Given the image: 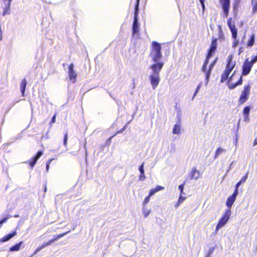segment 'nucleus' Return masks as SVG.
<instances>
[{
  "mask_svg": "<svg viewBox=\"0 0 257 257\" xmlns=\"http://www.w3.org/2000/svg\"><path fill=\"white\" fill-rule=\"evenodd\" d=\"M236 65L235 61H233V57L232 55H229L227 57V63L226 67L221 75V79L220 82L223 83L227 80L228 87L230 90L235 88L238 85H240L242 83V76L248 75L251 69L252 66L249 63L248 58L245 59L243 63L242 66L241 75L238 80L235 83H230L233 79V76L234 72L229 77V75L232 70L234 69Z\"/></svg>",
  "mask_w": 257,
  "mask_h": 257,
  "instance_id": "nucleus-1",
  "label": "nucleus"
},
{
  "mask_svg": "<svg viewBox=\"0 0 257 257\" xmlns=\"http://www.w3.org/2000/svg\"><path fill=\"white\" fill-rule=\"evenodd\" d=\"M161 50L162 47L161 44L156 41L152 42L151 47L150 57L154 62H158L162 59V54Z\"/></svg>",
  "mask_w": 257,
  "mask_h": 257,
  "instance_id": "nucleus-2",
  "label": "nucleus"
},
{
  "mask_svg": "<svg viewBox=\"0 0 257 257\" xmlns=\"http://www.w3.org/2000/svg\"><path fill=\"white\" fill-rule=\"evenodd\" d=\"M139 5H140V0H137L136 3L135 4V11H134V21L132 27V34L134 36L135 34H137L139 31V25L138 23V13L139 10Z\"/></svg>",
  "mask_w": 257,
  "mask_h": 257,
  "instance_id": "nucleus-3",
  "label": "nucleus"
},
{
  "mask_svg": "<svg viewBox=\"0 0 257 257\" xmlns=\"http://www.w3.org/2000/svg\"><path fill=\"white\" fill-rule=\"evenodd\" d=\"M231 21L232 18H229V19H228L227 22V25L232 34V38L234 39L232 46L233 48H235L238 45L239 41L237 39V30L235 27L234 23H232Z\"/></svg>",
  "mask_w": 257,
  "mask_h": 257,
  "instance_id": "nucleus-4",
  "label": "nucleus"
},
{
  "mask_svg": "<svg viewBox=\"0 0 257 257\" xmlns=\"http://www.w3.org/2000/svg\"><path fill=\"white\" fill-rule=\"evenodd\" d=\"M251 85L249 84L245 85L243 87V90L238 99V104L242 105L249 98L250 93Z\"/></svg>",
  "mask_w": 257,
  "mask_h": 257,
  "instance_id": "nucleus-5",
  "label": "nucleus"
},
{
  "mask_svg": "<svg viewBox=\"0 0 257 257\" xmlns=\"http://www.w3.org/2000/svg\"><path fill=\"white\" fill-rule=\"evenodd\" d=\"M231 213L230 209L225 210L224 213L219 219L218 223L217 224L215 228V232L218 231L220 228L223 227L226 224L228 220L230 218Z\"/></svg>",
  "mask_w": 257,
  "mask_h": 257,
  "instance_id": "nucleus-6",
  "label": "nucleus"
},
{
  "mask_svg": "<svg viewBox=\"0 0 257 257\" xmlns=\"http://www.w3.org/2000/svg\"><path fill=\"white\" fill-rule=\"evenodd\" d=\"M217 40L216 38H212L209 48L207 51L206 60L209 61L210 59L215 53L217 47Z\"/></svg>",
  "mask_w": 257,
  "mask_h": 257,
  "instance_id": "nucleus-7",
  "label": "nucleus"
},
{
  "mask_svg": "<svg viewBox=\"0 0 257 257\" xmlns=\"http://www.w3.org/2000/svg\"><path fill=\"white\" fill-rule=\"evenodd\" d=\"M149 79L150 80L151 84L153 89H155L158 86L160 81V75L157 74L152 73L149 76Z\"/></svg>",
  "mask_w": 257,
  "mask_h": 257,
  "instance_id": "nucleus-8",
  "label": "nucleus"
},
{
  "mask_svg": "<svg viewBox=\"0 0 257 257\" xmlns=\"http://www.w3.org/2000/svg\"><path fill=\"white\" fill-rule=\"evenodd\" d=\"M223 11L224 17H227L229 14L230 0H219Z\"/></svg>",
  "mask_w": 257,
  "mask_h": 257,
  "instance_id": "nucleus-9",
  "label": "nucleus"
},
{
  "mask_svg": "<svg viewBox=\"0 0 257 257\" xmlns=\"http://www.w3.org/2000/svg\"><path fill=\"white\" fill-rule=\"evenodd\" d=\"M164 65V62L158 61L151 65L150 68L153 71V73L159 74L160 71Z\"/></svg>",
  "mask_w": 257,
  "mask_h": 257,
  "instance_id": "nucleus-10",
  "label": "nucleus"
},
{
  "mask_svg": "<svg viewBox=\"0 0 257 257\" xmlns=\"http://www.w3.org/2000/svg\"><path fill=\"white\" fill-rule=\"evenodd\" d=\"M42 154V151H38L35 156L32 157L29 161L26 162L25 163L28 164L32 169L35 165L38 160L41 157Z\"/></svg>",
  "mask_w": 257,
  "mask_h": 257,
  "instance_id": "nucleus-11",
  "label": "nucleus"
},
{
  "mask_svg": "<svg viewBox=\"0 0 257 257\" xmlns=\"http://www.w3.org/2000/svg\"><path fill=\"white\" fill-rule=\"evenodd\" d=\"M68 75L70 80L73 83H75L76 81L77 74L74 70V65L73 63L69 64L68 66Z\"/></svg>",
  "mask_w": 257,
  "mask_h": 257,
  "instance_id": "nucleus-12",
  "label": "nucleus"
},
{
  "mask_svg": "<svg viewBox=\"0 0 257 257\" xmlns=\"http://www.w3.org/2000/svg\"><path fill=\"white\" fill-rule=\"evenodd\" d=\"M67 233H68V232H64V233H62V234H57V235H55L52 239L49 240V241H48L47 242H44L41 245V246L43 248H44V247H46L47 246L50 245L53 242H54L55 241L58 240V239H59L61 237H63Z\"/></svg>",
  "mask_w": 257,
  "mask_h": 257,
  "instance_id": "nucleus-13",
  "label": "nucleus"
},
{
  "mask_svg": "<svg viewBox=\"0 0 257 257\" xmlns=\"http://www.w3.org/2000/svg\"><path fill=\"white\" fill-rule=\"evenodd\" d=\"M237 195L238 194H236V191H234L233 194L227 198L226 201V205L229 209H230L233 204Z\"/></svg>",
  "mask_w": 257,
  "mask_h": 257,
  "instance_id": "nucleus-14",
  "label": "nucleus"
},
{
  "mask_svg": "<svg viewBox=\"0 0 257 257\" xmlns=\"http://www.w3.org/2000/svg\"><path fill=\"white\" fill-rule=\"evenodd\" d=\"M5 5L4 8L3 16H5L10 14V7L12 0H2Z\"/></svg>",
  "mask_w": 257,
  "mask_h": 257,
  "instance_id": "nucleus-15",
  "label": "nucleus"
},
{
  "mask_svg": "<svg viewBox=\"0 0 257 257\" xmlns=\"http://www.w3.org/2000/svg\"><path fill=\"white\" fill-rule=\"evenodd\" d=\"M189 176L190 180H197L200 177V172L199 171L197 170L195 168H193L189 175Z\"/></svg>",
  "mask_w": 257,
  "mask_h": 257,
  "instance_id": "nucleus-16",
  "label": "nucleus"
},
{
  "mask_svg": "<svg viewBox=\"0 0 257 257\" xmlns=\"http://www.w3.org/2000/svg\"><path fill=\"white\" fill-rule=\"evenodd\" d=\"M17 234L16 230H14L11 233L4 236L0 239V242H4L9 241L13 237H14Z\"/></svg>",
  "mask_w": 257,
  "mask_h": 257,
  "instance_id": "nucleus-17",
  "label": "nucleus"
},
{
  "mask_svg": "<svg viewBox=\"0 0 257 257\" xmlns=\"http://www.w3.org/2000/svg\"><path fill=\"white\" fill-rule=\"evenodd\" d=\"M250 107L249 106H246L244 107L243 109V114L244 116V120L248 121L249 120V112Z\"/></svg>",
  "mask_w": 257,
  "mask_h": 257,
  "instance_id": "nucleus-18",
  "label": "nucleus"
},
{
  "mask_svg": "<svg viewBox=\"0 0 257 257\" xmlns=\"http://www.w3.org/2000/svg\"><path fill=\"white\" fill-rule=\"evenodd\" d=\"M218 60V58H216L213 61H212V62L210 63L209 67V71L208 72L207 75H206V82L207 83L209 81V78L212 71V68H213L214 66L215 65L217 61Z\"/></svg>",
  "mask_w": 257,
  "mask_h": 257,
  "instance_id": "nucleus-19",
  "label": "nucleus"
},
{
  "mask_svg": "<svg viewBox=\"0 0 257 257\" xmlns=\"http://www.w3.org/2000/svg\"><path fill=\"white\" fill-rule=\"evenodd\" d=\"M165 189L164 187L157 185L155 188L151 189V190L149 192V194H150V196H153L156 193L159 191L163 190Z\"/></svg>",
  "mask_w": 257,
  "mask_h": 257,
  "instance_id": "nucleus-20",
  "label": "nucleus"
},
{
  "mask_svg": "<svg viewBox=\"0 0 257 257\" xmlns=\"http://www.w3.org/2000/svg\"><path fill=\"white\" fill-rule=\"evenodd\" d=\"M27 84V82L26 79H23L20 84V89L23 96H25V92Z\"/></svg>",
  "mask_w": 257,
  "mask_h": 257,
  "instance_id": "nucleus-21",
  "label": "nucleus"
},
{
  "mask_svg": "<svg viewBox=\"0 0 257 257\" xmlns=\"http://www.w3.org/2000/svg\"><path fill=\"white\" fill-rule=\"evenodd\" d=\"M181 131V125H180V120H179L178 123L174 125L173 129V134H180Z\"/></svg>",
  "mask_w": 257,
  "mask_h": 257,
  "instance_id": "nucleus-22",
  "label": "nucleus"
},
{
  "mask_svg": "<svg viewBox=\"0 0 257 257\" xmlns=\"http://www.w3.org/2000/svg\"><path fill=\"white\" fill-rule=\"evenodd\" d=\"M255 41V36L254 34H252L249 37V39L247 41L246 46L247 47H252Z\"/></svg>",
  "mask_w": 257,
  "mask_h": 257,
  "instance_id": "nucleus-23",
  "label": "nucleus"
},
{
  "mask_svg": "<svg viewBox=\"0 0 257 257\" xmlns=\"http://www.w3.org/2000/svg\"><path fill=\"white\" fill-rule=\"evenodd\" d=\"M23 243V241H21L18 243L15 244L10 248V251L11 252L18 251L21 248V245Z\"/></svg>",
  "mask_w": 257,
  "mask_h": 257,
  "instance_id": "nucleus-24",
  "label": "nucleus"
},
{
  "mask_svg": "<svg viewBox=\"0 0 257 257\" xmlns=\"http://www.w3.org/2000/svg\"><path fill=\"white\" fill-rule=\"evenodd\" d=\"M208 62H209V61L205 59L203 63V64L201 67V70L205 74V80L206 81V75H207L208 72L209 71V69L207 70V66Z\"/></svg>",
  "mask_w": 257,
  "mask_h": 257,
  "instance_id": "nucleus-25",
  "label": "nucleus"
},
{
  "mask_svg": "<svg viewBox=\"0 0 257 257\" xmlns=\"http://www.w3.org/2000/svg\"><path fill=\"white\" fill-rule=\"evenodd\" d=\"M252 14H254L257 12V0H251Z\"/></svg>",
  "mask_w": 257,
  "mask_h": 257,
  "instance_id": "nucleus-26",
  "label": "nucleus"
},
{
  "mask_svg": "<svg viewBox=\"0 0 257 257\" xmlns=\"http://www.w3.org/2000/svg\"><path fill=\"white\" fill-rule=\"evenodd\" d=\"M226 152V150L222 149L221 148H218L215 151V154L214 156V159L217 158V157L221 153Z\"/></svg>",
  "mask_w": 257,
  "mask_h": 257,
  "instance_id": "nucleus-27",
  "label": "nucleus"
},
{
  "mask_svg": "<svg viewBox=\"0 0 257 257\" xmlns=\"http://www.w3.org/2000/svg\"><path fill=\"white\" fill-rule=\"evenodd\" d=\"M186 181H185L183 184L180 185L178 187V189L180 190V195H183V190L184 185L185 184Z\"/></svg>",
  "mask_w": 257,
  "mask_h": 257,
  "instance_id": "nucleus-28",
  "label": "nucleus"
},
{
  "mask_svg": "<svg viewBox=\"0 0 257 257\" xmlns=\"http://www.w3.org/2000/svg\"><path fill=\"white\" fill-rule=\"evenodd\" d=\"M68 133L66 132L64 135L63 145L65 147H67Z\"/></svg>",
  "mask_w": 257,
  "mask_h": 257,
  "instance_id": "nucleus-29",
  "label": "nucleus"
},
{
  "mask_svg": "<svg viewBox=\"0 0 257 257\" xmlns=\"http://www.w3.org/2000/svg\"><path fill=\"white\" fill-rule=\"evenodd\" d=\"M151 196H150V194H149L148 196H147L145 198V199H144V200L143 201V204L144 205H146L147 204H148L149 202Z\"/></svg>",
  "mask_w": 257,
  "mask_h": 257,
  "instance_id": "nucleus-30",
  "label": "nucleus"
},
{
  "mask_svg": "<svg viewBox=\"0 0 257 257\" xmlns=\"http://www.w3.org/2000/svg\"><path fill=\"white\" fill-rule=\"evenodd\" d=\"M219 38L220 39H224V35H223V32H222V30L220 26H219Z\"/></svg>",
  "mask_w": 257,
  "mask_h": 257,
  "instance_id": "nucleus-31",
  "label": "nucleus"
},
{
  "mask_svg": "<svg viewBox=\"0 0 257 257\" xmlns=\"http://www.w3.org/2000/svg\"><path fill=\"white\" fill-rule=\"evenodd\" d=\"M257 61V55L252 57L251 60L249 61V63L253 66V64Z\"/></svg>",
  "mask_w": 257,
  "mask_h": 257,
  "instance_id": "nucleus-32",
  "label": "nucleus"
},
{
  "mask_svg": "<svg viewBox=\"0 0 257 257\" xmlns=\"http://www.w3.org/2000/svg\"><path fill=\"white\" fill-rule=\"evenodd\" d=\"M201 85H202L201 83H200L198 85V86H197V88L196 89L195 92L194 93L193 97H194L197 94V93L198 92V91H199V90L201 87Z\"/></svg>",
  "mask_w": 257,
  "mask_h": 257,
  "instance_id": "nucleus-33",
  "label": "nucleus"
},
{
  "mask_svg": "<svg viewBox=\"0 0 257 257\" xmlns=\"http://www.w3.org/2000/svg\"><path fill=\"white\" fill-rule=\"evenodd\" d=\"M52 160H53V159H51L48 160L47 161V162H46V169H47V172H48V171H49L50 164L52 162Z\"/></svg>",
  "mask_w": 257,
  "mask_h": 257,
  "instance_id": "nucleus-34",
  "label": "nucleus"
},
{
  "mask_svg": "<svg viewBox=\"0 0 257 257\" xmlns=\"http://www.w3.org/2000/svg\"><path fill=\"white\" fill-rule=\"evenodd\" d=\"M139 180H141V181L145 180V179H146V176L145 175V173H141V174L140 175V176L139 177Z\"/></svg>",
  "mask_w": 257,
  "mask_h": 257,
  "instance_id": "nucleus-35",
  "label": "nucleus"
},
{
  "mask_svg": "<svg viewBox=\"0 0 257 257\" xmlns=\"http://www.w3.org/2000/svg\"><path fill=\"white\" fill-rule=\"evenodd\" d=\"M241 184V182H240L239 181L235 185V190L234 191H236V194H238V187Z\"/></svg>",
  "mask_w": 257,
  "mask_h": 257,
  "instance_id": "nucleus-36",
  "label": "nucleus"
},
{
  "mask_svg": "<svg viewBox=\"0 0 257 257\" xmlns=\"http://www.w3.org/2000/svg\"><path fill=\"white\" fill-rule=\"evenodd\" d=\"M247 178V173H246V175L245 176H244L241 178V179L240 180V181L239 182H241V183H244L246 181Z\"/></svg>",
  "mask_w": 257,
  "mask_h": 257,
  "instance_id": "nucleus-37",
  "label": "nucleus"
},
{
  "mask_svg": "<svg viewBox=\"0 0 257 257\" xmlns=\"http://www.w3.org/2000/svg\"><path fill=\"white\" fill-rule=\"evenodd\" d=\"M186 199V197H183L182 195H180L178 201L179 203H182Z\"/></svg>",
  "mask_w": 257,
  "mask_h": 257,
  "instance_id": "nucleus-38",
  "label": "nucleus"
},
{
  "mask_svg": "<svg viewBox=\"0 0 257 257\" xmlns=\"http://www.w3.org/2000/svg\"><path fill=\"white\" fill-rule=\"evenodd\" d=\"M8 219V217H5L0 220V228H1L3 223L6 222Z\"/></svg>",
  "mask_w": 257,
  "mask_h": 257,
  "instance_id": "nucleus-39",
  "label": "nucleus"
},
{
  "mask_svg": "<svg viewBox=\"0 0 257 257\" xmlns=\"http://www.w3.org/2000/svg\"><path fill=\"white\" fill-rule=\"evenodd\" d=\"M56 114H55L52 117V119L51 120L50 123V124H53V123L55 122V121H56Z\"/></svg>",
  "mask_w": 257,
  "mask_h": 257,
  "instance_id": "nucleus-40",
  "label": "nucleus"
},
{
  "mask_svg": "<svg viewBox=\"0 0 257 257\" xmlns=\"http://www.w3.org/2000/svg\"><path fill=\"white\" fill-rule=\"evenodd\" d=\"M243 51H244V47L243 46H240L238 49V55H240L241 54V53H242Z\"/></svg>",
  "mask_w": 257,
  "mask_h": 257,
  "instance_id": "nucleus-41",
  "label": "nucleus"
},
{
  "mask_svg": "<svg viewBox=\"0 0 257 257\" xmlns=\"http://www.w3.org/2000/svg\"><path fill=\"white\" fill-rule=\"evenodd\" d=\"M139 171L140 172V173H145L144 170V164H142L139 167Z\"/></svg>",
  "mask_w": 257,
  "mask_h": 257,
  "instance_id": "nucleus-42",
  "label": "nucleus"
},
{
  "mask_svg": "<svg viewBox=\"0 0 257 257\" xmlns=\"http://www.w3.org/2000/svg\"><path fill=\"white\" fill-rule=\"evenodd\" d=\"M43 248V247L41 246V245L40 246H39L34 251V254H36L37 253V252H38L39 251H40Z\"/></svg>",
  "mask_w": 257,
  "mask_h": 257,
  "instance_id": "nucleus-43",
  "label": "nucleus"
},
{
  "mask_svg": "<svg viewBox=\"0 0 257 257\" xmlns=\"http://www.w3.org/2000/svg\"><path fill=\"white\" fill-rule=\"evenodd\" d=\"M200 2L201 3V6H202L203 11H204V9H205V4H204L205 0H200Z\"/></svg>",
  "mask_w": 257,
  "mask_h": 257,
  "instance_id": "nucleus-44",
  "label": "nucleus"
},
{
  "mask_svg": "<svg viewBox=\"0 0 257 257\" xmlns=\"http://www.w3.org/2000/svg\"><path fill=\"white\" fill-rule=\"evenodd\" d=\"M150 211H146L144 212V216L146 217L149 214Z\"/></svg>",
  "mask_w": 257,
  "mask_h": 257,
  "instance_id": "nucleus-45",
  "label": "nucleus"
},
{
  "mask_svg": "<svg viewBox=\"0 0 257 257\" xmlns=\"http://www.w3.org/2000/svg\"><path fill=\"white\" fill-rule=\"evenodd\" d=\"M180 204H181V203H179V201L178 200L177 203L175 204V208H177V207L179 206V205H180Z\"/></svg>",
  "mask_w": 257,
  "mask_h": 257,
  "instance_id": "nucleus-46",
  "label": "nucleus"
},
{
  "mask_svg": "<svg viewBox=\"0 0 257 257\" xmlns=\"http://www.w3.org/2000/svg\"><path fill=\"white\" fill-rule=\"evenodd\" d=\"M46 191H47V186H46V184H45L44 185V192H46Z\"/></svg>",
  "mask_w": 257,
  "mask_h": 257,
  "instance_id": "nucleus-47",
  "label": "nucleus"
},
{
  "mask_svg": "<svg viewBox=\"0 0 257 257\" xmlns=\"http://www.w3.org/2000/svg\"><path fill=\"white\" fill-rule=\"evenodd\" d=\"M256 145H257V141H256V140H255L253 142V146H255Z\"/></svg>",
  "mask_w": 257,
  "mask_h": 257,
  "instance_id": "nucleus-48",
  "label": "nucleus"
},
{
  "mask_svg": "<svg viewBox=\"0 0 257 257\" xmlns=\"http://www.w3.org/2000/svg\"><path fill=\"white\" fill-rule=\"evenodd\" d=\"M125 128H126V127H125V126H124L122 128V130H121V131H123V130H124L125 129Z\"/></svg>",
  "mask_w": 257,
  "mask_h": 257,
  "instance_id": "nucleus-49",
  "label": "nucleus"
},
{
  "mask_svg": "<svg viewBox=\"0 0 257 257\" xmlns=\"http://www.w3.org/2000/svg\"><path fill=\"white\" fill-rule=\"evenodd\" d=\"M205 257H210V254L209 253Z\"/></svg>",
  "mask_w": 257,
  "mask_h": 257,
  "instance_id": "nucleus-50",
  "label": "nucleus"
},
{
  "mask_svg": "<svg viewBox=\"0 0 257 257\" xmlns=\"http://www.w3.org/2000/svg\"><path fill=\"white\" fill-rule=\"evenodd\" d=\"M114 135H113V136H112L111 137H110V138H109V139H110V140H111V138H112L113 137H114Z\"/></svg>",
  "mask_w": 257,
  "mask_h": 257,
  "instance_id": "nucleus-51",
  "label": "nucleus"
}]
</instances>
